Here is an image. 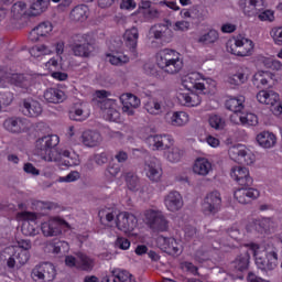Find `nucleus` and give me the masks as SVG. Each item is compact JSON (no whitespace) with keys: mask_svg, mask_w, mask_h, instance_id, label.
<instances>
[{"mask_svg":"<svg viewBox=\"0 0 282 282\" xmlns=\"http://www.w3.org/2000/svg\"><path fill=\"white\" fill-rule=\"evenodd\" d=\"M66 135H68L70 142L78 144V142H80V128L70 126L66 132Z\"/></svg>","mask_w":282,"mask_h":282,"instance_id":"nucleus-56","label":"nucleus"},{"mask_svg":"<svg viewBox=\"0 0 282 282\" xmlns=\"http://www.w3.org/2000/svg\"><path fill=\"white\" fill-rule=\"evenodd\" d=\"M175 32H188L191 30V22L186 20L176 21L173 25Z\"/></svg>","mask_w":282,"mask_h":282,"instance_id":"nucleus-62","label":"nucleus"},{"mask_svg":"<svg viewBox=\"0 0 282 282\" xmlns=\"http://www.w3.org/2000/svg\"><path fill=\"white\" fill-rule=\"evenodd\" d=\"M63 228H69V224L61 217L50 218L41 224V231L44 237H58L63 234Z\"/></svg>","mask_w":282,"mask_h":282,"instance_id":"nucleus-15","label":"nucleus"},{"mask_svg":"<svg viewBox=\"0 0 282 282\" xmlns=\"http://www.w3.org/2000/svg\"><path fill=\"white\" fill-rule=\"evenodd\" d=\"M138 39H140V33L138 32V28H131L126 30L123 34L124 45L130 52L131 56H137V47H138Z\"/></svg>","mask_w":282,"mask_h":282,"instance_id":"nucleus-33","label":"nucleus"},{"mask_svg":"<svg viewBox=\"0 0 282 282\" xmlns=\"http://www.w3.org/2000/svg\"><path fill=\"white\" fill-rule=\"evenodd\" d=\"M270 36L275 45L282 46V26H273Z\"/></svg>","mask_w":282,"mask_h":282,"instance_id":"nucleus-57","label":"nucleus"},{"mask_svg":"<svg viewBox=\"0 0 282 282\" xmlns=\"http://www.w3.org/2000/svg\"><path fill=\"white\" fill-rule=\"evenodd\" d=\"M78 180H80V172L78 171H73L69 174H67L66 176H61L58 178V182L63 183H72V182H78Z\"/></svg>","mask_w":282,"mask_h":282,"instance_id":"nucleus-61","label":"nucleus"},{"mask_svg":"<svg viewBox=\"0 0 282 282\" xmlns=\"http://www.w3.org/2000/svg\"><path fill=\"white\" fill-rule=\"evenodd\" d=\"M126 182H127V186H128V188H130V191H135V186H138V176L129 173L126 176Z\"/></svg>","mask_w":282,"mask_h":282,"instance_id":"nucleus-64","label":"nucleus"},{"mask_svg":"<svg viewBox=\"0 0 282 282\" xmlns=\"http://www.w3.org/2000/svg\"><path fill=\"white\" fill-rule=\"evenodd\" d=\"M259 195V189L253 187H240L234 193V197L239 204H250L251 199H257Z\"/></svg>","mask_w":282,"mask_h":282,"instance_id":"nucleus-31","label":"nucleus"},{"mask_svg":"<svg viewBox=\"0 0 282 282\" xmlns=\"http://www.w3.org/2000/svg\"><path fill=\"white\" fill-rule=\"evenodd\" d=\"M271 226H272V219L262 218V219L256 220L252 225L247 227V230H249L250 232H252V230H257L258 232H263V230L270 229Z\"/></svg>","mask_w":282,"mask_h":282,"instance_id":"nucleus-48","label":"nucleus"},{"mask_svg":"<svg viewBox=\"0 0 282 282\" xmlns=\"http://www.w3.org/2000/svg\"><path fill=\"white\" fill-rule=\"evenodd\" d=\"M106 219L109 224L113 221L118 230L128 237H134L135 234L133 230H135L138 226V218H135L133 214H129L127 212H111L106 215Z\"/></svg>","mask_w":282,"mask_h":282,"instance_id":"nucleus-8","label":"nucleus"},{"mask_svg":"<svg viewBox=\"0 0 282 282\" xmlns=\"http://www.w3.org/2000/svg\"><path fill=\"white\" fill-rule=\"evenodd\" d=\"M180 17L181 19H189L195 21V19H199V10H197V8L182 9Z\"/></svg>","mask_w":282,"mask_h":282,"instance_id":"nucleus-54","label":"nucleus"},{"mask_svg":"<svg viewBox=\"0 0 282 282\" xmlns=\"http://www.w3.org/2000/svg\"><path fill=\"white\" fill-rule=\"evenodd\" d=\"M120 102L122 105V112L127 116H134L135 109L141 105L140 98L131 93L122 94L120 96Z\"/></svg>","mask_w":282,"mask_h":282,"instance_id":"nucleus-24","label":"nucleus"},{"mask_svg":"<svg viewBox=\"0 0 282 282\" xmlns=\"http://www.w3.org/2000/svg\"><path fill=\"white\" fill-rule=\"evenodd\" d=\"M165 122L171 127H186L191 122V115L184 110L171 111L165 115Z\"/></svg>","mask_w":282,"mask_h":282,"instance_id":"nucleus-26","label":"nucleus"},{"mask_svg":"<svg viewBox=\"0 0 282 282\" xmlns=\"http://www.w3.org/2000/svg\"><path fill=\"white\" fill-rule=\"evenodd\" d=\"M75 56H89V44H87V35H76L73 46Z\"/></svg>","mask_w":282,"mask_h":282,"instance_id":"nucleus-40","label":"nucleus"},{"mask_svg":"<svg viewBox=\"0 0 282 282\" xmlns=\"http://www.w3.org/2000/svg\"><path fill=\"white\" fill-rule=\"evenodd\" d=\"M256 142L261 149H274L276 147V134L270 131H262L256 135Z\"/></svg>","mask_w":282,"mask_h":282,"instance_id":"nucleus-38","label":"nucleus"},{"mask_svg":"<svg viewBox=\"0 0 282 282\" xmlns=\"http://www.w3.org/2000/svg\"><path fill=\"white\" fill-rule=\"evenodd\" d=\"M249 76L250 73L248 72V68H240L235 74L229 76L228 83L230 85H243V83L248 80Z\"/></svg>","mask_w":282,"mask_h":282,"instance_id":"nucleus-45","label":"nucleus"},{"mask_svg":"<svg viewBox=\"0 0 282 282\" xmlns=\"http://www.w3.org/2000/svg\"><path fill=\"white\" fill-rule=\"evenodd\" d=\"M145 221L156 232H166L169 230V220L160 210L148 209L145 212Z\"/></svg>","mask_w":282,"mask_h":282,"instance_id":"nucleus-16","label":"nucleus"},{"mask_svg":"<svg viewBox=\"0 0 282 282\" xmlns=\"http://www.w3.org/2000/svg\"><path fill=\"white\" fill-rule=\"evenodd\" d=\"M118 173H120V166L112 165L106 170L105 177H106V180L111 181V180H113V177H116L118 175Z\"/></svg>","mask_w":282,"mask_h":282,"instance_id":"nucleus-63","label":"nucleus"},{"mask_svg":"<svg viewBox=\"0 0 282 282\" xmlns=\"http://www.w3.org/2000/svg\"><path fill=\"white\" fill-rule=\"evenodd\" d=\"M112 276L117 279V282H135V276L122 269H112Z\"/></svg>","mask_w":282,"mask_h":282,"instance_id":"nucleus-51","label":"nucleus"},{"mask_svg":"<svg viewBox=\"0 0 282 282\" xmlns=\"http://www.w3.org/2000/svg\"><path fill=\"white\" fill-rule=\"evenodd\" d=\"M17 220L22 224V234L25 237H34L39 235V221L36 214L22 212L17 215Z\"/></svg>","mask_w":282,"mask_h":282,"instance_id":"nucleus-10","label":"nucleus"},{"mask_svg":"<svg viewBox=\"0 0 282 282\" xmlns=\"http://www.w3.org/2000/svg\"><path fill=\"white\" fill-rule=\"evenodd\" d=\"M111 96V93L107 90H97L95 93L94 102H97L100 108V115L104 120L108 122H122L120 111H118V101L116 99H107Z\"/></svg>","mask_w":282,"mask_h":282,"instance_id":"nucleus-5","label":"nucleus"},{"mask_svg":"<svg viewBox=\"0 0 282 282\" xmlns=\"http://www.w3.org/2000/svg\"><path fill=\"white\" fill-rule=\"evenodd\" d=\"M133 17L141 22L151 21V19H156L159 17L158 9L151 4L150 0H141L138 10L133 13Z\"/></svg>","mask_w":282,"mask_h":282,"instance_id":"nucleus-21","label":"nucleus"},{"mask_svg":"<svg viewBox=\"0 0 282 282\" xmlns=\"http://www.w3.org/2000/svg\"><path fill=\"white\" fill-rule=\"evenodd\" d=\"M3 127L10 133H21L30 129V121L21 118H8L6 119Z\"/></svg>","mask_w":282,"mask_h":282,"instance_id":"nucleus-32","label":"nucleus"},{"mask_svg":"<svg viewBox=\"0 0 282 282\" xmlns=\"http://www.w3.org/2000/svg\"><path fill=\"white\" fill-rule=\"evenodd\" d=\"M156 242L161 250H163L167 254H172L173 257L182 254V250L184 249L182 240H177L173 237L167 238L164 236H160Z\"/></svg>","mask_w":282,"mask_h":282,"instance_id":"nucleus-20","label":"nucleus"},{"mask_svg":"<svg viewBox=\"0 0 282 282\" xmlns=\"http://www.w3.org/2000/svg\"><path fill=\"white\" fill-rule=\"evenodd\" d=\"M115 248L118 250H129V248H131V240L124 237H117Z\"/></svg>","mask_w":282,"mask_h":282,"instance_id":"nucleus-59","label":"nucleus"},{"mask_svg":"<svg viewBox=\"0 0 282 282\" xmlns=\"http://www.w3.org/2000/svg\"><path fill=\"white\" fill-rule=\"evenodd\" d=\"M150 36H153V39H158L160 41H164V43H169V41L173 39V31L169 29V25L155 24L150 29Z\"/></svg>","mask_w":282,"mask_h":282,"instance_id":"nucleus-37","label":"nucleus"},{"mask_svg":"<svg viewBox=\"0 0 282 282\" xmlns=\"http://www.w3.org/2000/svg\"><path fill=\"white\" fill-rule=\"evenodd\" d=\"M43 98L51 105H61L67 100V93L58 87H51L44 90Z\"/></svg>","mask_w":282,"mask_h":282,"instance_id":"nucleus-28","label":"nucleus"},{"mask_svg":"<svg viewBox=\"0 0 282 282\" xmlns=\"http://www.w3.org/2000/svg\"><path fill=\"white\" fill-rule=\"evenodd\" d=\"M248 252H251L256 259V265L259 270H274L279 263V254L272 246L251 242L246 246Z\"/></svg>","mask_w":282,"mask_h":282,"instance_id":"nucleus-4","label":"nucleus"},{"mask_svg":"<svg viewBox=\"0 0 282 282\" xmlns=\"http://www.w3.org/2000/svg\"><path fill=\"white\" fill-rule=\"evenodd\" d=\"M229 159L236 164H246L252 166L257 162V155L245 144H236L228 149Z\"/></svg>","mask_w":282,"mask_h":282,"instance_id":"nucleus-9","label":"nucleus"},{"mask_svg":"<svg viewBox=\"0 0 282 282\" xmlns=\"http://www.w3.org/2000/svg\"><path fill=\"white\" fill-rule=\"evenodd\" d=\"M226 52L239 58H246L254 54V42L241 34L231 36L226 42Z\"/></svg>","mask_w":282,"mask_h":282,"instance_id":"nucleus-7","label":"nucleus"},{"mask_svg":"<svg viewBox=\"0 0 282 282\" xmlns=\"http://www.w3.org/2000/svg\"><path fill=\"white\" fill-rule=\"evenodd\" d=\"M76 257L78 259L77 270H84L85 272L94 270V258L87 256L84 252H77Z\"/></svg>","mask_w":282,"mask_h":282,"instance_id":"nucleus-44","label":"nucleus"},{"mask_svg":"<svg viewBox=\"0 0 282 282\" xmlns=\"http://www.w3.org/2000/svg\"><path fill=\"white\" fill-rule=\"evenodd\" d=\"M80 142L84 144V147L94 149V147H100V143L102 142V135H100V132L96 130L87 129L82 131Z\"/></svg>","mask_w":282,"mask_h":282,"instance_id":"nucleus-29","label":"nucleus"},{"mask_svg":"<svg viewBox=\"0 0 282 282\" xmlns=\"http://www.w3.org/2000/svg\"><path fill=\"white\" fill-rule=\"evenodd\" d=\"M155 63L166 74H177L183 67L180 53L172 48L160 50L155 55Z\"/></svg>","mask_w":282,"mask_h":282,"instance_id":"nucleus-6","label":"nucleus"},{"mask_svg":"<svg viewBox=\"0 0 282 282\" xmlns=\"http://www.w3.org/2000/svg\"><path fill=\"white\" fill-rule=\"evenodd\" d=\"M106 61L110 65H124L129 63V57L124 53L120 52L119 50H113L110 53L106 54Z\"/></svg>","mask_w":282,"mask_h":282,"instance_id":"nucleus-42","label":"nucleus"},{"mask_svg":"<svg viewBox=\"0 0 282 282\" xmlns=\"http://www.w3.org/2000/svg\"><path fill=\"white\" fill-rule=\"evenodd\" d=\"M164 206L170 213H177L184 206V198L178 192H170L164 198Z\"/></svg>","mask_w":282,"mask_h":282,"instance_id":"nucleus-34","label":"nucleus"},{"mask_svg":"<svg viewBox=\"0 0 282 282\" xmlns=\"http://www.w3.org/2000/svg\"><path fill=\"white\" fill-rule=\"evenodd\" d=\"M69 119L75 120L76 122H83L91 116V111L89 110V106L86 102L75 104L69 112Z\"/></svg>","mask_w":282,"mask_h":282,"instance_id":"nucleus-30","label":"nucleus"},{"mask_svg":"<svg viewBox=\"0 0 282 282\" xmlns=\"http://www.w3.org/2000/svg\"><path fill=\"white\" fill-rule=\"evenodd\" d=\"M202 210L205 215H215L221 210V194L215 191L206 195L202 203Z\"/></svg>","mask_w":282,"mask_h":282,"instance_id":"nucleus-19","label":"nucleus"},{"mask_svg":"<svg viewBox=\"0 0 282 282\" xmlns=\"http://www.w3.org/2000/svg\"><path fill=\"white\" fill-rule=\"evenodd\" d=\"M197 139L200 144H206L207 147H210V149H219V147H221V140L213 134H205V137L199 134Z\"/></svg>","mask_w":282,"mask_h":282,"instance_id":"nucleus-50","label":"nucleus"},{"mask_svg":"<svg viewBox=\"0 0 282 282\" xmlns=\"http://www.w3.org/2000/svg\"><path fill=\"white\" fill-rule=\"evenodd\" d=\"M23 113L24 116H29V118H39L43 113V107L37 100L32 98L24 99Z\"/></svg>","mask_w":282,"mask_h":282,"instance_id":"nucleus-39","label":"nucleus"},{"mask_svg":"<svg viewBox=\"0 0 282 282\" xmlns=\"http://www.w3.org/2000/svg\"><path fill=\"white\" fill-rule=\"evenodd\" d=\"M192 173L198 177H208V175H213V162H210L208 158H196L192 164Z\"/></svg>","mask_w":282,"mask_h":282,"instance_id":"nucleus-22","label":"nucleus"},{"mask_svg":"<svg viewBox=\"0 0 282 282\" xmlns=\"http://www.w3.org/2000/svg\"><path fill=\"white\" fill-rule=\"evenodd\" d=\"M53 30L54 25L52 22H42L30 32L29 40L32 41V43H37L41 39L50 36Z\"/></svg>","mask_w":282,"mask_h":282,"instance_id":"nucleus-27","label":"nucleus"},{"mask_svg":"<svg viewBox=\"0 0 282 282\" xmlns=\"http://www.w3.org/2000/svg\"><path fill=\"white\" fill-rule=\"evenodd\" d=\"M53 252L55 254H65L69 252V243L67 241L57 240L53 245Z\"/></svg>","mask_w":282,"mask_h":282,"instance_id":"nucleus-55","label":"nucleus"},{"mask_svg":"<svg viewBox=\"0 0 282 282\" xmlns=\"http://www.w3.org/2000/svg\"><path fill=\"white\" fill-rule=\"evenodd\" d=\"M208 124L212 129H215V131H221L226 127V120H224L219 115H210L208 118Z\"/></svg>","mask_w":282,"mask_h":282,"instance_id":"nucleus-52","label":"nucleus"},{"mask_svg":"<svg viewBox=\"0 0 282 282\" xmlns=\"http://www.w3.org/2000/svg\"><path fill=\"white\" fill-rule=\"evenodd\" d=\"M139 138H141V140H144L148 147L152 149V151H164L163 158L167 162H171V164H177V162H182V158H184V151L175 147V139H173L172 135H149V128H145L139 132Z\"/></svg>","mask_w":282,"mask_h":282,"instance_id":"nucleus-3","label":"nucleus"},{"mask_svg":"<svg viewBox=\"0 0 282 282\" xmlns=\"http://www.w3.org/2000/svg\"><path fill=\"white\" fill-rule=\"evenodd\" d=\"M32 248V242L30 240H18L15 245L7 247L4 249V254L18 253L17 260L19 265H25L30 261V249Z\"/></svg>","mask_w":282,"mask_h":282,"instance_id":"nucleus-11","label":"nucleus"},{"mask_svg":"<svg viewBox=\"0 0 282 282\" xmlns=\"http://www.w3.org/2000/svg\"><path fill=\"white\" fill-rule=\"evenodd\" d=\"M3 7H0V23L4 19H21L28 14V4L23 1L15 2L10 11H8V2L2 1Z\"/></svg>","mask_w":282,"mask_h":282,"instance_id":"nucleus-17","label":"nucleus"},{"mask_svg":"<svg viewBox=\"0 0 282 282\" xmlns=\"http://www.w3.org/2000/svg\"><path fill=\"white\" fill-rule=\"evenodd\" d=\"M234 264L235 268L240 272H243V270H248V265H250V253L238 257Z\"/></svg>","mask_w":282,"mask_h":282,"instance_id":"nucleus-53","label":"nucleus"},{"mask_svg":"<svg viewBox=\"0 0 282 282\" xmlns=\"http://www.w3.org/2000/svg\"><path fill=\"white\" fill-rule=\"evenodd\" d=\"M73 0H34L29 9L30 17H39L46 12L50 3H58V10H67L72 6Z\"/></svg>","mask_w":282,"mask_h":282,"instance_id":"nucleus-13","label":"nucleus"},{"mask_svg":"<svg viewBox=\"0 0 282 282\" xmlns=\"http://www.w3.org/2000/svg\"><path fill=\"white\" fill-rule=\"evenodd\" d=\"M52 54H54V50L46 44H36L30 48V55L32 58H35V61H43L45 56H52Z\"/></svg>","mask_w":282,"mask_h":282,"instance_id":"nucleus-41","label":"nucleus"},{"mask_svg":"<svg viewBox=\"0 0 282 282\" xmlns=\"http://www.w3.org/2000/svg\"><path fill=\"white\" fill-rule=\"evenodd\" d=\"M238 6L242 14L248 19H252L258 17L259 12L268 7V0H239Z\"/></svg>","mask_w":282,"mask_h":282,"instance_id":"nucleus-18","label":"nucleus"},{"mask_svg":"<svg viewBox=\"0 0 282 282\" xmlns=\"http://www.w3.org/2000/svg\"><path fill=\"white\" fill-rule=\"evenodd\" d=\"M238 122H240L242 127H257V124H259V116L253 112H242L238 115Z\"/></svg>","mask_w":282,"mask_h":282,"instance_id":"nucleus-46","label":"nucleus"},{"mask_svg":"<svg viewBox=\"0 0 282 282\" xmlns=\"http://www.w3.org/2000/svg\"><path fill=\"white\" fill-rule=\"evenodd\" d=\"M243 102H246V97L238 96V97H229L226 101V107L234 113L230 116V121L234 124H239V113L243 111Z\"/></svg>","mask_w":282,"mask_h":282,"instance_id":"nucleus-23","label":"nucleus"},{"mask_svg":"<svg viewBox=\"0 0 282 282\" xmlns=\"http://www.w3.org/2000/svg\"><path fill=\"white\" fill-rule=\"evenodd\" d=\"M43 68L46 72H52L54 73L56 69H61V63H58V59H56L55 57L50 58L44 65Z\"/></svg>","mask_w":282,"mask_h":282,"instance_id":"nucleus-60","label":"nucleus"},{"mask_svg":"<svg viewBox=\"0 0 282 282\" xmlns=\"http://www.w3.org/2000/svg\"><path fill=\"white\" fill-rule=\"evenodd\" d=\"M144 109L150 113V116H160L162 113V102H159L155 98H149L144 104Z\"/></svg>","mask_w":282,"mask_h":282,"instance_id":"nucleus-47","label":"nucleus"},{"mask_svg":"<svg viewBox=\"0 0 282 282\" xmlns=\"http://www.w3.org/2000/svg\"><path fill=\"white\" fill-rule=\"evenodd\" d=\"M61 139L56 134L40 138L35 142L39 155L44 162H56L57 166H78L80 158L75 152L68 150L56 151Z\"/></svg>","mask_w":282,"mask_h":282,"instance_id":"nucleus-2","label":"nucleus"},{"mask_svg":"<svg viewBox=\"0 0 282 282\" xmlns=\"http://www.w3.org/2000/svg\"><path fill=\"white\" fill-rule=\"evenodd\" d=\"M87 19H89V7L85 4L74 7L68 14L70 23H85Z\"/></svg>","mask_w":282,"mask_h":282,"instance_id":"nucleus-36","label":"nucleus"},{"mask_svg":"<svg viewBox=\"0 0 282 282\" xmlns=\"http://www.w3.org/2000/svg\"><path fill=\"white\" fill-rule=\"evenodd\" d=\"M258 19L260 21H265L269 23H272L274 21V11L271 9H265L263 11L260 10V12L258 13Z\"/></svg>","mask_w":282,"mask_h":282,"instance_id":"nucleus-58","label":"nucleus"},{"mask_svg":"<svg viewBox=\"0 0 282 282\" xmlns=\"http://www.w3.org/2000/svg\"><path fill=\"white\" fill-rule=\"evenodd\" d=\"M181 86L183 88H180L176 91V99L182 107H199V105H202V97L199 94L213 96V94L217 91V82L213 78H206L197 72L182 75ZM195 91H199V94Z\"/></svg>","mask_w":282,"mask_h":282,"instance_id":"nucleus-1","label":"nucleus"},{"mask_svg":"<svg viewBox=\"0 0 282 282\" xmlns=\"http://www.w3.org/2000/svg\"><path fill=\"white\" fill-rule=\"evenodd\" d=\"M144 171L151 182H160L162 180V163H160V160L152 159L145 163Z\"/></svg>","mask_w":282,"mask_h":282,"instance_id":"nucleus-35","label":"nucleus"},{"mask_svg":"<svg viewBox=\"0 0 282 282\" xmlns=\"http://www.w3.org/2000/svg\"><path fill=\"white\" fill-rule=\"evenodd\" d=\"M14 85L19 87L23 94H30L32 91V82L25 77V75L20 74H9L4 77H0V87L6 88Z\"/></svg>","mask_w":282,"mask_h":282,"instance_id":"nucleus-12","label":"nucleus"},{"mask_svg":"<svg viewBox=\"0 0 282 282\" xmlns=\"http://www.w3.org/2000/svg\"><path fill=\"white\" fill-rule=\"evenodd\" d=\"M31 279L35 282H52L56 279V267L50 262L37 264L31 271Z\"/></svg>","mask_w":282,"mask_h":282,"instance_id":"nucleus-14","label":"nucleus"},{"mask_svg":"<svg viewBox=\"0 0 282 282\" xmlns=\"http://www.w3.org/2000/svg\"><path fill=\"white\" fill-rule=\"evenodd\" d=\"M231 178H234L239 186H250L252 185V176H250V170L245 166L236 165L230 172Z\"/></svg>","mask_w":282,"mask_h":282,"instance_id":"nucleus-25","label":"nucleus"},{"mask_svg":"<svg viewBox=\"0 0 282 282\" xmlns=\"http://www.w3.org/2000/svg\"><path fill=\"white\" fill-rule=\"evenodd\" d=\"M218 41L219 32H217V30H209L198 37V43H202L203 45H214V43H217Z\"/></svg>","mask_w":282,"mask_h":282,"instance_id":"nucleus-49","label":"nucleus"},{"mask_svg":"<svg viewBox=\"0 0 282 282\" xmlns=\"http://www.w3.org/2000/svg\"><path fill=\"white\" fill-rule=\"evenodd\" d=\"M271 79H272V73L268 70H258L253 75V85L258 89H261L263 87H268V84L270 83Z\"/></svg>","mask_w":282,"mask_h":282,"instance_id":"nucleus-43","label":"nucleus"}]
</instances>
